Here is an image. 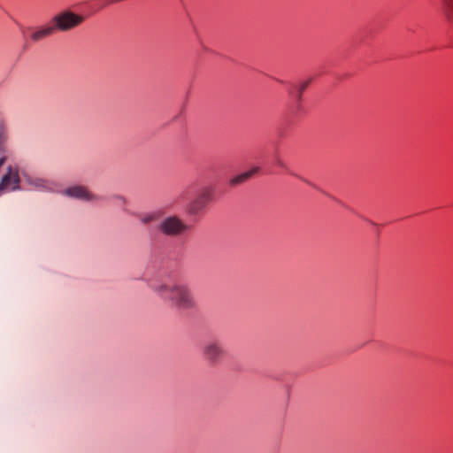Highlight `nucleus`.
<instances>
[{"label":"nucleus","mask_w":453,"mask_h":453,"mask_svg":"<svg viewBox=\"0 0 453 453\" xmlns=\"http://www.w3.org/2000/svg\"><path fill=\"white\" fill-rule=\"evenodd\" d=\"M153 291L165 303L179 310H192L196 301L190 288L182 282L165 281L152 286Z\"/></svg>","instance_id":"f257e3e1"},{"label":"nucleus","mask_w":453,"mask_h":453,"mask_svg":"<svg viewBox=\"0 0 453 453\" xmlns=\"http://www.w3.org/2000/svg\"><path fill=\"white\" fill-rule=\"evenodd\" d=\"M259 170L258 167H254L251 170L245 172L243 173H241L230 180V185L235 186L238 184H241L244 181H246L249 178H250L254 173H257Z\"/></svg>","instance_id":"9b49d317"},{"label":"nucleus","mask_w":453,"mask_h":453,"mask_svg":"<svg viewBox=\"0 0 453 453\" xmlns=\"http://www.w3.org/2000/svg\"><path fill=\"white\" fill-rule=\"evenodd\" d=\"M135 216L140 219V221L142 224L148 225L150 223L158 220L160 214L159 212L153 211L148 213H137L135 214Z\"/></svg>","instance_id":"f8f14e48"},{"label":"nucleus","mask_w":453,"mask_h":453,"mask_svg":"<svg viewBox=\"0 0 453 453\" xmlns=\"http://www.w3.org/2000/svg\"><path fill=\"white\" fill-rule=\"evenodd\" d=\"M4 140H5V136L1 132L0 133V150H3V142H4Z\"/></svg>","instance_id":"2eb2a0df"},{"label":"nucleus","mask_w":453,"mask_h":453,"mask_svg":"<svg viewBox=\"0 0 453 453\" xmlns=\"http://www.w3.org/2000/svg\"><path fill=\"white\" fill-rule=\"evenodd\" d=\"M35 188L42 191H55L56 185L53 181L46 179L35 178L29 181Z\"/></svg>","instance_id":"1a4fd4ad"},{"label":"nucleus","mask_w":453,"mask_h":453,"mask_svg":"<svg viewBox=\"0 0 453 453\" xmlns=\"http://www.w3.org/2000/svg\"><path fill=\"white\" fill-rule=\"evenodd\" d=\"M212 189L203 188L198 195L188 203L186 211L188 215L196 216L203 211L212 198Z\"/></svg>","instance_id":"39448f33"},{"label":"nucleus","mask_w":453,"mask_h":453,"mask_svg":"<svg viewBox=\"0 0 453 453\" xmlns=\"http://www.w3.org/2000/svg\"><path fill=\"white\" fill-rule=\"evenodd\" d=\"M275 163H276V165H279L280 167H282V168H284V167H285V164L283 163V161H282V160H280V159H279V158H278V159H276V162H275Z\"/></svg>","instance_id":"dca6fc26"},{"label":"nucleus","mask_w":453,"mask_h":453,"mask_svg":"<svg viewBox=\"0 0 453 453\" xmlns=\"http://www.w3.org/2000/svg\"><path fill=\"white\" fill-rule=\"evenodd\" d=\"M4 161H5V157H3L0 158V167L4 165Z\"/></svg>","instance_id":"f3484780"},{"label":"nucleus","mask_w":453,"mask_h":453,"mask_svg":"<svg viewBox=\"0 0 453 453\" xmlns=\"http://www.w3.org/2000/svg\"><path fill=\"white\" fill-rule=\"evenodd\" d=\"M64 194L69 197L87 201V202H94L98 201L99 197L91 193L86 187L84 186H73L66 188L64 191Z\"/></svg>","instance_id":"423d86ee"},{"label":"nucleus","mask_w":453,"mask_h":453,"mask_svg":"<svg viewBox=\"0 0 453 453\" xmlns=\"http://www.w3.org/2000/svg\"><path fill=\"white\" fill-rule=\"evenodd\" d=\"M56 32L53 24L50 22L45 26L38 27L34 33L31 35V39L34 42H39L46 37L52 35Z\"/></svg>","instance_id":"6e6552de"},{"label":"nucleus","mask_w":453,"mask_h":453,"mask_svg":"<svg viewBox=\"0 0 453 453\" xmlns=\"http://www.w3.org/2000/svg\"><path fill=\"white\" fill-rule=\"evenodd\" d=\"M19 176L17 172H13L12 167L8 168V173L3 176L0 182V192L4 190H17L19 188Z\"/></svg>","instance_id":"0eeeda50"},{"label":"nucleus","mask_w":453,"mask_h":453,"mask_svg":"<svg viewBox=\"0 0 453 453\" xmlns=\"http://www.w3.org/2000/svg\"><path fill=\"white\" fill-rule=\"evenodd\" d=\"M157 229L167 236H179L187 232L189 226L177 216H170L158 224Z\"/></svg>","instance_id":"20e7f679"},{"label":"nucleus","mask_w":453,"mask_h":453,"mask_svg":"<svg viewBox=\"0 0 453 453\" xmlns=\"http://www.w3.org/2000/svg\"><path fill=\"white\" fill-rule=\"evenodd\" d=\"M311 79L307 80V81H304L303 82H301L299 85H298V94H297V99L298 100H301L302 98V94L303 92L306 89V88L309 86L310 82H311Z\"/></svg>","instance_id":"ddd939ff"},{"label":"nucleus","mask_w":453,"mask_h":453,"mask_svg":"<svg viewBox=\"0 0 453 453\" xmlns=\"http://www.w3.org/2000/svg\"><path fill=\"white\" fill-rule=\"evenodd\" d=\"M201 355L210 365H216L226 356V351L219 341L208 340L201 347Z\"/></svg>","instance_id":"7ed1b4c3"},{"label":"nucleus","mask_w":453,"mask_h":453,"mask_svg":"<svg viewBox=\"0 0 453 453\" xmlns=\"http://www.w3.org/2000/svg\"><path fill=\"white\" fill-rule=\"evenodd\" d=\"M112 199L115 201V204L118 205V206L124 207L127 203V199L124 196H119V195L114 196L112 197Z\"/></svg>","instance_id":"4468645a"},{"label":"nucleus","mask_w":453,"mask_h":453,"mask_svg":"<svg viewBox=\"0 0 453 453\" xmlns=\"http://www.w3.org/2000/svg\"><path fill=\"white\" fill-rule=\"evenodd\" d=\"M441 12L446 20L453 24V0H441Z\"/></svg>","instance_id":"9d476101"},{"label":"nucleus","mask_w":453,"mask_h":453,"mask_svg":"<svg viewBox=\"0 0 453 453\" xmlns=\"http://www.w3.org/2000/svg\"><path fill=\"white\" fill-rule=\"evenodd\" d=\"M85 18L82 15L76 14L72 11L65 10L56 14L51 19L54 28L62 32H66L79 27Z\"/></svg>","instance_id":"f03ea898"}]
</instances>
